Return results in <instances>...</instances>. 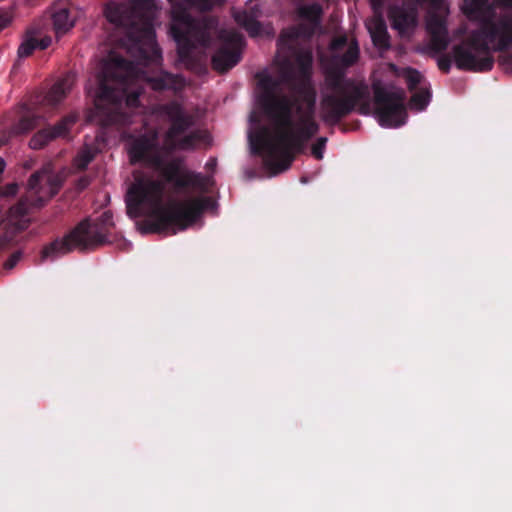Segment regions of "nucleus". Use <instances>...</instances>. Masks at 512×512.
Returning a JSON list of instances; mask_svg holds the SVG:
<instances>
[{"instance_id":"nucleus-1","label":"nucleus","mask_w":512,"mask_h":512,"mask_svg":"<svg viewBox=\"0 0 512 512\" xmlns=\"http://www.w3.org/2000/svg\"><path fill=\"white\" fill-rule=\"evenodd\" d=\"M258 79L263 92L257 101L263 113L273 123L275 132L261 124L257 116L252 115L250 120L255 126L249 132L248 139L252 153L262 156L264 165L276 174L291 166L296 154L303 151L309 140L302 139L295 143L289 138H282L283 131L299 133V118L294 121L292 117L293 109L296 111L297 99L292 101L286 96H277L275 91L279 83L271 75L259 74Z\"/></svg>"},{"instance_id":"nucleus-2","label":"nucleus","mask_w":512,"mask_h":512,"mask_svg":"<svg viewBox=\"0 0 512 512\" xmlns=\"http://www.w3.org/2000/svg\"><path fill=\"white\" fill-rule=\"evenodd\" d=\"M512 7V2H463L461 10L471 21L480 23L468 36L452 49L458 69L472 72H489L495 59L492 52H502L498 62L505 69H512V53L506 52L512 45V16L504 15L496 20L497 8Z\"/></svg>"},{"instance_id":"nucleus-3","label":"nucleus","mask_w":512,"mask_h":512,"mask_svg":"<svg viewBox=\"0 0 512 512\" xmlns=\"http://www.w3.org/2000/svg\"><path fill=\"white\" fill-rule=\"evenodd\" d=\"M164 190L163 182L144 177L137 178L128 189L126 208L130 217L139 216L143 205L151 210V218L141 225L142 233L175 234L185 230L214 205L210 197L171 200L163 204Z\"/></svg>"},{"instance_id":"nucleus-4","label":"nucleus","mask_w":512,"mask_h":512,"mask_svg":"<svg viewBox=\"0 0 512 512\" xmlns=\"http://www.w3.org/2000/svg\"><path fill=\"white\" fill-rule=\"evenodd\" d=\"M359 55V46L353 41L343 54L332 56L324 71L327 92L320 101V118L328 126L339 124L354 111L362 115H368L371 111L368 84L364 80L347 77V69L357 63Z\"/></svg>"},{"instance_id":"nucleus-5","label":"nucleus","mask_w":512,"mask_h":512,"mask_svg":"<svg viewBox=\"0 0 512 512\" xmlns=\"http://www.w3.org/2000/svg\"><path fill=\"white\" fill-rule=\"evenodd\" d=\"M157 9V2H106L104 8L106 19L126 30L145 65L157 64L162 59L154 29Z\"/></svg>"},{"instance_id":"nucleus-6","label":"nucleus","mask_w":512,"mask_h":512,"mask_svg":"<svg viewBox=\"0 0 512 512\" xmlns=\"http://www.w3.org/2000/svg\"><path fill=\"white\" fill-rule=\"evenodd\" d=\"M296 72L286 71L284 79L292 83L293 90L299 96L296 114L299 116V133L283 131L282 138H289L295 143L312 139L320 129L315 120L316 91L311 84L313 58L310 52H301L295 58Z\"/></svg>"},{"instance_id":"nucleus-7","label":"nucleus","mask_w":512,"mask_h":512,"mask_svg":"<svg viewBox=\"0 0 512 512\" xmlns=\"http://www.w3.org/2000/svg\"><path fill=\"white\" fill-rule=\"evenodd\" d=\"M114 226L111 211H105L95 219L85 218L63 238H57L45 245L41 251V262L54 261L75 249L80 252L94 251L110 243L109 236Z\"/></svg>"},{"instance_id":"nucleus-8","label":"nucleus","mask_w":512,"mask_h":512,"mask_svg":"<svg viewBox=\"0 0 512 512\" xmlns=\"http://www.w3.org/2000/svg\"><path fill=\"white\" fill-rule=\"evenodd\" d=\"M157 150V135H141L130 144L128 153L132 164L146 163L159 170L162 178L171 184L174 192L188 188L205 189V179L200 173L189 171L183 166L182 158H173L164 162Z\"/></svg>"},{"instance_id":"nucleus-9","label":"nucleus","mask_w":512,"mask_h":512,"mask_svg":"<svg viewBox=\"0 0 512 512\" xmlns=\"http://www.w3.org/2000/svg\"><path fill=\"white\" fill-rule=\"evenodd\" d=\"M128 83L126 77L115 80V84H110L105 74L99 77L93 118L102 128L119 130L131 123V115L126 110L139 105L140 92H129Z\"/></svg>"},{"instance_id":"nucleus-10","label":"nucleus","mask_w":512,"mask_h":512,"mask_svg":"<svg viewBox=\"0 0 512 512\" xmlns=\"http://www.w3.org/2000/svg\"><path fill=\"white\" fill-rule=\"evenodd\" d=\"M172 23L170 33L177 43L178 60L185 67L196 73L204 74L207 71L205 56L196 51L194 37V20L182 4L184 2H172ZM192 6L200 4L199 7L209 11L216 2H188ZM219 4L221 2H218Z\"/></svg>"},{"instance_id":"nucleus-11","label":"nucleus","mask_w":512,"mask_h":512,"mask_svg":"<svg viewBox=\"0 0 512 512\" xmlns=\"http://www.w3.org/2000/svg\"><path fill=\"white\" fill-rule=\"evenodd\" d=\"M157 113L170 123L165 133V143L169 150H194L201 143H209L206 131L193 130L185 134L194 124V116L183 105L172 100L157 106Z\"/></svg>"},{"instance_id":"nucleus-12","label":"nucleus","mask_w":512,"mask_h":512,"mask_svg":"<svg viewBox=\"0 0 512 512\" xmlns=\"http://www.w3.org/2000/svg\"><path fill=\"white\" fill-rule=\"evenodd\" d=\"M63 179L54 174L50 164L34 172L28 180V192L33 199L28 203L27 198H22L16 207L21 214H26L30 208H40L54 197L60 190Z\"/></svg>"},{"instance_id":"nucleus-13","label":"nucleus","mask_w":512,"mask_h":512,"mask_svg":"<svg viewBox=\"0 0 512 512\" xmlns=\"http://www.w3.org/2000/svg\"><path fill=\"white\" fill-rule=\"evenodd\" d=\"M375 114L385 128L402 126L407 118L403 90L388 91L380 84H373Z\"/></svg>"},{"instance_id":"nucleus-14","label":"nucleus","mask_w":512,"mask_h":512,"mask_svg":"<svg viewBox=\"0 0 512 512\" xmlns=\"http://www.w3.org/2000/svg\"><path fill=\"white\" fill-rule=\"evenodd\" d=\"M218 38L221 45L214 52L211 65L215 71L226 73L240 62L246 42L243 34L236 29H222Z\"/></svg>"},{"instance_id":"nucleus-15","label":"nucleus","mask_w":512,"mask_h":512,"mask_svg":"<svg viewBox=\"0 0 512 512\" xmlns=\"http://www.w3.org/2000/svg\"><path fill=\"white\" fill-rule=\"evenodd\" d=\"M431 10L426 21V29L430 35V48L436 53H442L449 46V35L446 22L447 2H429Z\"/></svg>"},{"instance_id":"nucleus-16","label":"nucleus","mask_w":512,"mask_h":512,"mask_svg":"<svg viewBox=\"0 0 512 512\" xmlns=\"http://www.w3.org/2000/svg\"><path fill=\"white\" fill-rule=\"evenodd\" d=\"M423 2H395L390 6L388 17L391 25L400 34L416 28L419 21V7Z\"/></svg>"},{"instance_id":"nucleus-17","label":"nucleus","mask_w":512,"mask_h":512,"mask_svg":"<svg viewBox=\"0 0 512 512\" xmlns=\"http://www.w3.org/2000/svg\"><path fill=\"white\" fill-rule=\"evenodd\" d=\"M260 10L257 5L249 10L232 9L234 21L249 34L250 37H258L262 35L273 36V28L270 25L264 26L258 20Z\"/></svg>"},{"instance_id":"nucleus-18","label":"nucleus","mask_w":512,"mask_h":512,"mask_svg":"<svg viewBox=\"0 0 512 512\" xmlns=\"http://www.w3.org/2000/svg\"><path fill=\"white\" fill-rule=\"evenodd\" d=\"M75 116H65L55 125L47 126L36 132L29 141L30 148L39 150L44 148L51 141L64 137L68 134L70 128L75 124Z\"/></svg>"},{"instance_id":"nucleus-19","label":"nucleus","mask_w":512,"mask_h":512,"mask_svg":"<svg viewBox=\"0 0 512 512\" xmlns=\"http://www.w3.org/2000/svg\"><path fill=\"white\" fill-rule=\"evenodd\" d=\"M42 33L40 24L35 23L27 28L24 40L18 48L19 57H28L35 49L45 50L51 45L52 38L48 35L42 36Z\"/></svg>"},{"instance_id":"nucleus-20","label":"nucleus","mask_w":512,"mask_h":512,"mask_svg":"<svg viewBox=\"0 0 512 512\" xmlns=\"http://www.w3.org/2000/svg\"><path fill=\"white\" fill-rule=\"evenodd\" d=\"M136 67L135 64L122 57V56H114L111 58V63H108L104 66V68L97 74L96 83L99 87V77L102 74L107 75V79L110 84H115V80L126 77L127 81H129L130 76L135 73Z\"/></svg>"},{"instance_id":"nucleus-21","label":"nucleus","mask_w":512,"mask_h":512,"mask_svg":"<svg viewBox=\"0 0 512 512\" xmlns=\"http://www.w3.org/2000/svg\"><path fill=\"white\" fill-rule=\"evenodd\" d=\"M146 82L152 90L157 92L166 90L178 92L184 87V79L180 75L166 71H160L155 75L148 76Z\"/></svg>"},{"instance_id":"nucleus-22","label":"nucleus","mask_w":512,"mask_h":512,"mask_svg":"<svg viewBox=\"0 0 512 512\" xmlns=\"http://www.w3.org/2000/svg\"><path fill=\"white\" fill-rule=\"evenodd\" d=\"M76 81V74L74 72L66 73L59 79L48 91L46 101L51 105L60 103L66 95L71 91Z\"/></svg>"},{"instance_id":"nucleus-23","label":"nucleus","mask_w":512,"mask_h":512,"mask_svg":"<svg viewBox=\"0 0 512 512\" xmlns=\"http://www.w3.org/2000/svg\"><path fill=\"white\" fill-rule=\"evenodd\" d=\"M373 44L382 50H387L390 47L389 34L384 21L376 20L368 26Z\"/></svg>"},{"instance_id":"nucleus-24","label":"nucleus","mask_w":512,"mask_h":512,"mask_svg":"<svg viewBox=\"0 0 512 512\" xmlns=\"http://www.w3.org/2000/svg\"><path fill=\"white\" fill-rule=\"evenodd\" d=\"M52 21L55 33L61 36L69 31L75 23L74 18L70 15V10L61 8L52 14Z\"/></svg>"},{"instance_id":"nucleus-25","label":"nucleus","mask_w":512,"mask_h":512,"mask_svg":"<svg viewBox=\"0 0 512 512\" xmlns=\"http://www.w3.org/2000/svg\"><path fill=\"white\" fill-rule=\"evenodd\" d=\"M312 3L313 4L310 6H301L298 10V14L300 18L308 21L313 26H318L320 24L322 8L317 2Z\"/></svg>"},{"instance_id":"nucleus-26","label":"nucleus","mask_w":512,"mask_h":512,"mask_svg":"<svg viewBox=\"0 0 512 512\" xmlns=\"http://www.w3.org/2000/svg\"><path fill=\"white\" fill-rule=\"evenodd\" d=\"M40 118L36 115H25L14 125V134L27 133L39 125Z\"/></svg>"},{"instance_id":"nucleus-27","label":"nucleus","mask_w":512,"mask_h":512,"mask_svg":"<svg viewBox=\"0 0 512 512\" xmlns=\"http://www.w3.org/2000/svg\"><path fill=\"white\" fill-rule=\"evenodd\" d=\"M431 99V92L429 89L421 88L416 91L410 98V105L417 110H424L429 104Z\"/></svg>"},{"instance_id":"nucleus-28","label":"nucleus","mask_w":512,"mask_h":512,"mask_svg":"<svg viewBox=\"0 0 512 512\" xmlns=\"http://www.w3.org/2000/svg\"><path fill=\"white\" fill-rule=\"evenodd\" d=\"M94 157L95 152L92 151L90 148L85 147L76 156L74 164L79 170H85L87 166L92 162Z\"/></svg>"},{"instance_id":"nucleus-29","label":"nucleus","mask_w":512,"mask_h":512,"mask_svg":"<svg viewBox=\"0 0 512 512\" xmlns=\"http://www.w3.org/2000/svg\"><path fill=\"white\" fill-rule=\"evenodd\" d=\"M299 30L294 26L284 29L278 39V44L280 46H287L297 39H299Z\"/></svg>"},{"instance_id":"nucleus-30","label":"nucleus","mask_w":512,"mask_h":512,"mask_svg":"<svg viewBox=\"0 0 512 512\" xmlns=\"http://www.w3.org/2000/svg\"><path fill=\"white\" fill-rule=\"evenodd\" d=\"M405 78H406L407 88L410 91H414L417 89L418 85L420 84L422 75L416 69L409 68L407 70Z\"/></svg>"},{"instance_id":"nucleus-31","label":"nucleus","mask_w":512,"mask_h":512,"mask_svg":"<svg viewBox=\"0 0 512 512\" xmlns=\"http://www.w3.org/2000/svg\"><path fill=\"white\" fill-rule=\"evenodd\" d=\"M327 141H328V139L326 137H319L316 140V142L312 145V148H311L312 155L317 160L323 159Z\"/></svg>"},{"instance_id":"nucleus-32","label":"nucleus","mask_w":512,"mask_h":512,"mask_svg":"<svg viewBox=\"0 0 512 512\" xmlns=\"http://www.w3.org/2000/svg\"><path fill=\"white\" fill-rule=\"evenodd\" d=\"M296 29L299 30V38H309L314 34V30L317 26H313L312 24H304L301 23L297 26H294Z\"/></svg>"},{"instance_id":"nucleus-33","label":"nucleus","mask_w":512,"mask_h":512,"mask_svg":"<svg viewBox=\"0 0 512 512\" xmlns=\"http://www.w3.org/2000/svg\"><path fill=\"white\" fill-rule=\"evenodd\" d=\"M437 65L442 72L447 74L450 72L452 59L449 55H442L438 58Z\"/></svg>"},{"instance_id":"nucleus-34","label":"nucleus","mask_w":512,"mask_h":512,"mask_svg":"<svg viewBox=\"0 0 512 512\" xmlns=\"http://www.w3.org/2000/svg\"><path fill=\"white\" fill-rule=\"evenodd\" d=\"M347 41L346 36L334 38L331 42V49L334 51H340L347 46Z\"/></svg>"},{"instance_id":"nucleus-35","label":"nucleus","mask_w":512,"mask_h":512,"mask_svg":"<svg viewBox=\"0 0 512 512\" xmlns=\"http://www.w3.org/2000/svg\"><path fill=\"white\" fill-rule=\"evenodd\" d=\"M21 258V253L19 251L14 252L4 263V268L7 270L13 269L16 264L19 262Z\"/></svg>"},{"instance_id":"nucleus-36","label":"nucleus","mask_w":512,"mask_h":512,"mask_svg":"<svg viewBox=\"0 0 512 512\" xmlns=\"http://www.w3.org/2000/svg\"><path fill=\"white\" fill-rule=\"evenodd\" d=\"M12 21V15L9 11H1L0 13V31L6 28Z\"/></svg>"},{"instance_id":"nucleus-37","label":"nucleus","mask_w":512,"mask_h":512,"mask_svg":"<svg viewBox=\"0 0 512 512\" xmlns=\"http://www.w3.org/2000/svg\"><path fill=\"white\" fill-rule=\"evenodd\" d=\"M11 138V132L6 130L0 131V148L4 145H6Z\"/></svg>"},{"instance_id":"nucleus-38","label":"nucleus","mask_w":512,"mask_h":512,"mask_svg":"<svg viewBox=\"0 0 512 512\" xmlns=\"http://www.w3.org/2000/svg\"><path fill=\"white\" fill-rule=\"evenodd\" d=\"M7 195H15L18 191V185L17 184H10L7 186Z\"/></svg>"},{"instance_id":"nucleus-39","label":"nucleus","mask_w":512,"mask_h":512,"mask_svg":"<svg viewBox=\"0 0 512 512\" xmlns=\"http://www.w3.org/2000/svg\"><path fill=\"white\" fill-rule=\"evenodd\" d=\"M370 3L372 4V9L373 10H377L379 8H382L384 2L373 1V2H370Z\"/></svg>"},{"instance_id":"nucleus-40","label":"nucleus","mask_w":512,"mask_h":512,"mask_svg":"<svg viewBox=\"0 0 512 512\" xmlns=\"http://www.w3.org/2000/svg\"><path fill=\"white\" fill-rule=\"evenodd\" d=\"M5 166H6V163H5L4 159L0 156V175L3 173Z\"/></svg>"},{"instance_id":"nucleus-41","label":"nucleus","mask_w":512,"mask_h":512,"mask_svg":"<svg viewBox=\"0 0 512 512\" xmlns=\"http://www.w3.org/2000/svg\"><path fill=\"white\" fill-rule=\"evenodd\" d=\"M216 164V160L215 159H210L209 162L207 163V166H213Z\"/></svg>"}]
</instances>
